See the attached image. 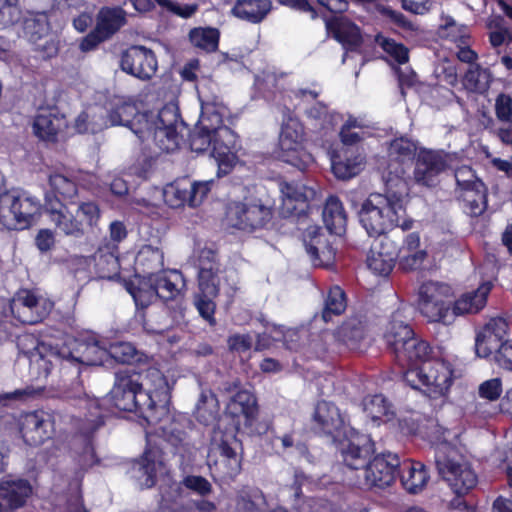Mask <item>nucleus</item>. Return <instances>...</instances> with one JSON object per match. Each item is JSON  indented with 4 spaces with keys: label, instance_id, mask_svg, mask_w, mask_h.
Wrapping results in <instances>:
<instances>
[{
    "label": "nucleus",
    "instance_id": "nucleus-50",
    "mask_svg": "<svg viewBox=\"0 0 512 512\" xmlns=\"http://www.w3.org/2000/svg\"><path fill=\"white\" fill-rule=\"evenodd\" d=\"M219 31L216 28H194L189 33L191 43L207 52H213L218 48Z\"/></svg>",
    "mask_w": 512,
    "mask_h": 512
},
{
    "label": "nucleus",
    "instance_id": "nucleus-63",
    "mask_svg": "<svg viewBox=\"0 0 512 512\" xmlns=\"http://www.w3.org/2000/svg\"><path fill=\"white\" fill-rule=\"evenodd\" d=\"M486 26L491 30L489 35L491 45L495 48L501 46L508 36L504 29L503 18L500 15H491L486 21Z\"/></svg>",
    "mask_w": 512,
    "mask_h": 512
},
{
    "label": "nucleus",
    "instance_id": "nucleus-18",
    "mask_svg": "<svg viewBox=\"0 0 512 512\" xmlns=\"http://www.w3.org/2000/svg\"><path fill=\"white\" fill-rule=\"evenodd\" d=\"M121 69L136 78L148 80L156 73L158 63L152 50L131 46L121 56Z\"/></svg>",
    "mask_w": 512,
    "mask_h": 512
},
{
    "label": "nucleus",
    "instance_id": "nucleus-4",
    "mask_svg": "<svg viewBox=\"0 0 512 512\" xmlns=\"http://www.w3.org/2000/svg\"><path fill=\"white\" fill-rule=\"evenodd\" d=\"M227 114L228 110L222 104H202L197 131L192 135L190 142L191 149L195 152L205 151L212 146L218 176L230 173L238 163V137L229 127L223 125V119Z\"/></svg>",
    "mask_w": 512,
    "mask_h": 512
},
{
    "label": "nucleus",
    "instance_id": "nucleus-38",
    "mask_svg": "<svg viewBox=\"0 0 512 512\" xmlns=\"http://www.w3.org/2000/svg\"><path fill=\"white\" fill-rule=\"evenodd\" d=\"M323 221L331 234L340 235L344 232L347 217L341 201L336 196H330L326 200Z\"/></svg>",
    "mask_w": 512,
    "mask_h": 512
},
{
    "label": "nucleus",
    "instance_id": "nucleus-44",
    "mask_svg": "<svg viewBox=\"0 0 512 512\" xmlns=\"http://www.w3.org/2000/svg\"><path fill=\"white\" fill-rule=\"evenodd\" d=\"M335 337L348 348L358 349L364 338V327L358 319H349L337 329Z\"/></svg>",
    "mask_w": 512,
    "mask_h": 512
},
{
    "label": "nucleus",
    "instance_id": "nucleus-45",
    "mask_svg": "<svg viewBox=\"0 0 512 512\" xmlns=\"http://www.w3.org/2000/svg\"><path fill=\"white\" fill-rule=\"evenodd\" d=\"M162 196L171 208H180L186 204L190 206L189 181L183 179L167 184L162 190Z\"/></svg>",
    "mask_w": 512,
    "mask_h": 512
},
{
    "label": "nucleus",
    "instance_id": "nucleus-14",
    "mask_svg": "<svg viewBox=\"0 0 512 512\" xmlns=\"http://www.w3.org/2000/svg\"><path fill=\"white\" fill-rule=\"evenodd\" d=\"M271 217V208L259 200L231 203L226 212L227 224L244 231H253L264 227Z\"/></svg>",
    "mask_w": 512,
    "mask_h": 512
},
{
    "label": "nucleus",
    "instance_id": "nucleus-5",
    "mask_svg": "<svg viewBox=\"0 0 512 512\" xmlns=\"http://www.w3.org/2000/svg\"><path fill=\"white\" fill-rule=\"evenodd\" d=\"M396 177L386 180V193H372L362 203L359 221L369 236H381L400 227L409 230L413 227L412 219H403L405 215L404 196L408 193V185L399 171Z\"/></svg>",
    "mask_w": 512,
    "mask_h": 512
},
{
    "label": "nucleus",
    "instance_id": "nucleus-41",
    "mask_svg": "<svg viewBox=\"0 0 512 512\" xmlns=\"http://www.w3.org/2000/svg\"><path fill=\"white\" fill-rule=\"evenodd\" d=\"M363 410L367 417L377 425L389 421L393 415L390 403L381 394L367 396L363 400Z\"/></svg>",
    "mask_w": 512,
    "mask_h": 512
},
{
    "label": "nucleus",
    "instance_id": "nucleus-25",
    "mask_svg": "<svg viewBox=\"0 0 512 512\" xmlns=\"http://www.w3.org/2000/svg\"><path fill=\"white\" fill-rule=\"evenodd\" d=\"M304 245L314 266L329 267L334 263L336 252L321 228L309 227L304 236Z\"/></svg>",
    "mask_w": 512,
    "mask_h": 512
},
{
    "label": "nucleus",
    "instance_id": "nucleus-33",
    "mask_svg": "<svg viewBox=\"0 0 512 512\" xmlns=\"http://www.w3.org/2000/svg\"><path fill=\"white\" fill-rule=\"evenodd\" d=\"M47 211L52 223L56 228L67 236L80 237L84 233V229H80V221H78L76 213L68 202L67 205L57 203L56 205L50 203Z\"/></svg>",
    "mask_w": 512,
    "mask_h": 512
},
{
    "label": "nucleus",
    "instance_id": "nucleus-30",
    "mask_svg": "<svg viewBox=\"0 0 512 512\" xmlns=\"http://www.w3.org/2000/svg\"><path fill=\"white\" fill-rule=\"evenodd\" d=\"M305 114L309 120L314 122L316 133L321 136V138L314 139L315 143L326 147V144L334 137V127L338 122L337 115L329 113L326 105L321 102H316L306 108Z\"/></svg>",
    "mask_w": 512,
    "mask_h": 512
},
{
    "label": "nucleus",
    "instance_id": "nucleus-52",
    "mask_svg": "<svg viewBox=\"0 0 512 512\" xmlns=\"http://www.w3.org/2000/svg\"><path fill=\"white\" fill-rule=\"evenodd\" d=\"M346 297L344 291L338 287H332L325 300L322 318L325 322L331 320L333 315H340L346 309Z\"/></svg>",
    "mask_w": 512,
    "mask_h": 512
},
{
    "label": "nucleus",
    "instance_id": "nucleus-26",
    "mask_svg": "<svg viewBox=\"0 0 512 512\" xmlns=\"http://www.w3.org/2000/svg\"><path fill=\"white\" fill-rule=\"evenodd\" d=\"M19 425L23 440L31 446L40 445L49 439L53 430L50 417L39 411L21 415Z\"/></svg>",
    "mask_w": 512,
    "mask_h": 512
},
{
    "label": "nucleus",
    "instance_id": "nucleus-20",
    "mask_svg": "<svg viewBox=\"0 0 512 512\" xmlns=\"http://www.w3.org/2000/svg\"><path fill=\"white\" fill-rule=\"evenodd\" d=\"M282 211L287 215L300 216L309 209L310 202L316 197V190L298 181L280 183Z\"/></svg>",
    "mask_w": 512,
    "mask_h": 512
},
{
    "label": "nucleus",
    "instance_id": "nucleus-32",
    "mask_svg": "<svg viewBox=\"0 0 512 512\" xmlns=\"http://www.w3.org/2000/svg\"><path fill=\"white\" fill-rule=\"evenodd\" d=\"M148 282L154 286L159 298L164 300L175 299L185 287L182 273L175 269L149 273Z\"/></svg>",
    "mask_w": 512,
    "mask_h": 512
},
{
    "label": "nucleus",
    "instance_id": "nucleus-9",
    "mask_svg": "<svg viewBox=\"0 0 512 512\" xmlns=\"http://www.w3.org/2000/svg\"><path fill=\"white\" fill-rule=\"evenodd\" d=\"M290 9L308 14L311 19L321 17L329 33L348 50H354L361 43L359 28L346 18L338 15L347 9L348 2H281Z\"/></svg>",
    "mask_w": 512,
    "mask_h": 512
},
{
    "label": "nucleus",
    "instance_id": "nucleus-17",
    "mask_svg": "<svg viewBox=\"0 0 512 512\" xmlns=\"http://www.w3.org/2000/svg\"><path fill=\"white\" fill-rule=\"evenodd\" d=\"M133 477L141 488L155 485L157 477L169 482L168 468L163 461L162 453L157 448H147L141 459L133 466Z\"/></svg>",
    "mask_w": 512,
    "mask_h": 512
},
{
    "label": "nucleus",
    "instance_id": "nucleus-31",
    "mask_svg": "<svg viewBox=\"0 0 512 512\" xmlns=\"http://www.w3.org/2000/svg\"><path fill=\"white\" fill-rule=\"evenodd\" d=\"M67 127V121L54 109H41L35 116L33 132L41 140L55 141L57 135Z\"/></svg>",
    "mask_w": 512,
    "mask_h": 512
},
{
    "label": "nucleus",
    "instance_id": "nucleus-22",
    "mask_svg": "<svg viewBox=\"0 0 512 512\" xmlns=\"http://www.w3.org/2000/svg\"><path fill=\"white\" fill-rule=\"evenodd\" d=\"M446 167L447 162L441 152L420 149L416 157L414 181L422 186L433 187Z\"/></svg>",
    "mask_w": 512,
    "mask_h": 512
},
{
    "label": "nucleus",
    "instance_id": "nucleus-60",
    "mask_svg": "<svg viewBox=\"0 0 512 512\" xmlns=\"http://www.w3.org/2000/svg\"><path fill=\"white\" fill-rule=\"evenodd\" d=\"M108 355L107 362L110 359H114L120 363H129L133 361L136 357V349L135 347L128 342H118L112 343L107 346Z\"/></svg>",
    "mask_w": 512,
    "mask_h": 512
},
{
    "label": "nucleus",
    "instance_id": "nucleus-35",
    "mask_svg": "<svg viewBox=\"0 0 512 512\" xmlns=\"http://www.w3.org/2000/svg\"><path fill=\"white\" fill-rule=\"evenodd\" d=\"M341 153L344 156L342 159L336 151L328 149L330 156L331 169L333 174L338 179H349L359 174L364 168V158L357 154L355 155L350 149H342Z\"/></svg>",
    "mask_w": 512,
    "mask_h": 512
},
{
    "label": "nucleus",
    "instance_id": "nucleus-29",
    "mask_svg": "<svg viewBox=\"0 0 512 512\" xmlns=\"http://www.w3.org/2000/svg\"><path fill=\"white\" fill-rule=\"evenodd\" d=\"M493 287L491 281L482 282L477 289L463 293L452 302V321L456 316L475 314L487 303L488 295Z\"/></svg>",
    "mask_w": 512,
    "mask_h": 512
},
{
    "label": "nucleus",
    "instance_id": "nucleus-42",
    "mask_svg": "<svg viewBox=\"0 0 512 512\" xmlns=\"http://www.w3.org/2000/svg\"><path fill=\"white\" fill-rule=\"evenodd\" d=\"M271 9V2H236L231 12L241 20L258 23Z\"/></svg>",
    "mask_w": 512,
    "mask_h": 512
},
{
    "label": "nucleus",
    "instance_id": "nucleus-23",
    "mask_svg": "<svg viewBox=\"0 0 512 512\" xmlns=\"http://www.w3.org/2000/svg\"><path fill=\"white\" fill-rule=\"evenodd\" d=\"M398 266L403 271L424 269L429 254L421 243L420 235L416 232L407 234L399 248L396 247Z\"/></svg>",
    "mask_w": 512,
    "mask_h": 512
},
{
    "label": "nucleus",
    "instance_id": "nucleus-64",
    "mask_svg": "<svg viewBox=\"0 0 512 512\" xmlns=\"http://www.w3.org/2000/svg\"><path fill=\"white\" fill-rule=\"evenodd\" d=\"M214 185V180L189 182L190 207L199 206L207 197Z\"/></svg>",
    "mask_w": 512,
    "mask_h": 512
},
{
    "label": "nucleus",
    "instance_id": "nucleus-49",
    "mask_svg": "<svg viewBox=\"0 0 512 512\" xmlns=\"http://www.w3.org/2000/svg\"><path fill=\"white\" fill-rule=\"evenodd\" d=\"M218 265L215 261H209L201 265L198 273L200 292L204 296H216L218 294L219 279L217 276Z\"/></svg>",
    "mask_w": 512,
    "mask_h": 512
},
{
    "label": "nucleus",
    "instance_id": "nucleus-11",
    "mask_svg": "<svg viewBox=\"0 0 512 512\" xmlns=\"http://www.w3.org/2000/svg\"><path fill=\"white\" fill-rule=\"evenodd\" d=\"M453 287L441 281L427 280L418 288L417 308L430 323L452 322Z\"/></svg>",
    "mask_w": 512,
    "mask_h": 512
},
{
    "label": "nucleus",
    "instance_id": "nucleus-53",
    "mask_svg": "<svg viewBox=\"0 0 512 512\" xmlns=\"http://www.w3.org/2000/svg\"><path fill=\"white\" fill-rule=\"evenodd\" d=\"M375 42L383 49L389 60L397 64H405L409 60V51L402 44L381 34L375 37Z\"/></svg>",
    "mask_w": 512,
    "mask_h": 512
},
{
    "label": "nucleus",
    "instance_id": "nucleus-37",
    "mask_svg": "<svg viewBox=\"0 0 512 512\" xmlns=\"http://www.w3.org/2000/svg\"><path fill=\"white\" fill-rule=\"evenodd\" d=\"M126 23V13L119 7H103L96 18V28L106 37L111 38Z\"/></svg>",
    "mask_w": 512,
    "mask_h": 512
},
{
    "label": "nucleus",
    "instance_id": "nucleus-8",
    "mask_svg": "<svg viewBox=\"0 0 512 512\" xmlns=\"http://www.w3.org/2000/svg\"><path fill=\"white\" fill-rule=\"evenodd\" d=\"M299 102L293 105H287L285 97L283 100V123L278 141V158L290 164L297 169L304 171L314 164V158L311 153L305 149L306 134L304 126L298 118L292 115L291 106L300 107L304 103L315 100L319 93L315 90L301 89L294 93Z\"/></svg>",
    "mask_w": 512,
    "mask_h": 512
},
{
    "label": "nucleus",
    "instance_id": "nucleus-51",
    "mask_svg": "<svg viewBox=\"0 0 512 512\" xmlns=\"http://www.w3.org/2000/svg\"><path fill=\"white\" fill-rule=\"evenodd\" d=\"M125 285L137 307L145 308L159 297L154 286L149 284L148 276L145 280L140 281L137 287L133 283H126Z\"/></svg>",
    "mask_w": 512,
    "mask_h": 512
},
{
    "label": "nucleus",
    "instance_id": "nucleus-27",
    "mask_svg": "<svg viewBox=\"0 0 512 512\" xmlns=\"http://www.w3.org/2000/svg\"><path fill=\"white\" fill-rule=\"evenodd\" d=\"M19 351L24 354L30 362L31 369L38 370V377H46L51 369V361L48 357L47 346L30 333H24L17 338Z\"/></svg>",
    "mask_w": 512,
    "mask_h": 512
},
{
    "label": "nucleus",
    "instance_id": "nucleus-16",
    "mask_svg": "<svg viewBox=\"0 0 512 512\" xmlns=\"http://www.w3.org/2000/svg\"><path fill=\"white\" fill-rule=\"evenodd\" d=\"M53 306V302L38 291L23 289L17 293L12 311L20 322L36 324L50 314Z\"/></svg>",
    "mask_w": 512,
    "mask_h": 512
},
{
    "label": "nucleus",
    "instance_id": "nucleus-7",
    "mask_svg": "<svg viewBox=\"0 0 512 512\" xmlns=\"http://www.w3.org/2000/svg\"><path fill=\"white\" fill-rule=\"evenodd\" d=\"M459 431L435 423L429 432L430 442L435 445V462L439 475L458 496L467 494L478 482L470 463L456 450L453 443Z\"/></svg>",
    "mask_w": 512,
    "mask_h": 512
},
{
    "label": "nucleus",
    "instance_id": "nucleus-57",
    "mask_svg": "<svg viewBox=\"0 0 512 512\" xmlns=\"http://www.w3.org/2000/svg\"><path fill=\"white\" fill-rule=\"evenodd\" d=\"M439 33L442 38L450 40L455 45H461V43H465L470 39V32L467 26L457 24L450 17L440 26Z\"/></svg>",
    "mask_w": 512,
    "mask_h": 512
},
{
    "label": "nucleus",
    "instance_id": "nucleus-28",
    "mask_svg": "<svg viewBox=\"0 0 512 512\" xmlns=\"http://www.w3.org/2000/svg\"><path fill=\"white\" fill-rule=\"evenodd\" d=\"M396 260V244L384 237L371 247L367 256V266L373 273L387 276L393 270Z\"/></svg>",
    "mask_w": 512,
    "mask_h": 512
},
{
    "label": "nucleus",
    "instance_id": "nucleus-56",
    "mask_svg": "<svg viewBox=\"0 0 512 512\" xmlns=\"http://www.w3.org/2000/svg\"><path fill=\"white\" fill-rule=\"evenodd\" d=\"M415 152V144L403 137L394 139L388 149L391 161L397 162L400 165H403L405 160H409Z\"/></svg>",
    "mask_w": 512,
    "mask_h": 512
},
{
    "label": "nucleus",
    "instance_id": "nucleus-55",
    "mask_svg": "<svg viewBox=\"0 0 512 512\" xmlns=\"http://www.w3.org/2000/svg\"><path fill=\"white\" fill-rule=\"evenodd\" d=\"M49 185L56 196L63 200L73 201L77 195V186L75 182L66 175L55 173L49 177Z\"/></svg>",
    "mask_w": 512,
    "mask_h": 512
},
{
    "label": "nucleus",
    "instance_id": "nucleus-59",
    "mask_svg": "<svg viewBox=\"0 0 512 512\" xmlns=\"http://www.w3.org/2000/svg\"><path fill=\"white\" fill-rule=\"evenodd\" d=\"M305 480L303 474L296 473L294 484L289 488V491L293 494L295 499V503L293 504L294 508L298 512H317L316 510V501L313 499H300L301 495V486Z\"/></svg>",
    "mask_w": 512,
    "mask_h": 512
},
{
    "label": "nucleus",
    "instance_id": "nucleus-21",
    "mask_svg": "<svg viewBox=\"0 0 512 512\" xmlns=\"http://www.w3.org/2000/svg\"><path fill=\"white\" fill-rule=\"evenodd\" d=\"M207 462L211 472L221 479H232L241 470L240 457L226 441L212 444Z\"/></svg>",
    "mask_w": 512,
    "mask_h": 512
},
{
    "label": "nucleus",
    "instance_id": "nucleus-36",
    "mask_svg": "<svg viewBox=\"0 0 512 512\" xmlns=\"http://www.w3.org/2000/svg\"><path fill=\"white\" fill-rule=\"evenodd\" d=\"M116 245H102L94 254L97 272L103 279L119 280L120 264Z\"/></svg>",
    "mask_w": 512,
    "mask_h": 512
},
{
    "label": "nucleus",
    "instance_id": "nucleus-40",
    "mask_svg": "<svg viewBox=\"0 0 512 512\" xmlns=\"http://www.w3.org/2000/svg\"><path fill=\"white\" fill-rule=\"evenodd\" d=\"M227 409L234 417L243 416L245 422L250 423L257 413L256 398L248 390H239L229 401Z\"/></svg>",
    "mask_w": 512,
    "mask_h": 512
},
{
    "label": "nucleus",
    "instance_id": "nucleus-6",
    "mask_svg": "<svg viewBox=\"0 0 512 512\" xmlns=\"http://www.w3.org/2000/svg\"><path fill=\"white\" fill-rule=\"evenodd\" d=\"M404 372L405 382L414 389H422L429 397H446L460 377L459 358L446 346L431 347L425 356L409 362Z\"/></svg>",
    "mask_w": 512,
    "mask_h": 512
},
{
    "label": "nucleus",
    "instance_id": "nucleus-47",
    "mask_svg": "<svg viewBox=\"0 0 512 512\" xmlns=\"http://www.w3.org/2000/svg\"><path fill=\"white\" fill-rule=\"evenodd\" d=\"M218 412L219 405L215 394L210 390H203L195 409L197 420L208 425L216 419Z\"/></svg>",
    "mask_w": 512,
    "mask_h": 512
},
{
    "label": "nucleus",
    "instance_id": "nucleus-39",
    "mask_svg": "<svg viewBox=\"0 0 512 512\" xmlns=\"http://www.w3.org/2000/svg\"><path fill=\"white\" fill-rule=\"evenodd\" d=\"M297 337L298 333L296 330H284L281 326L267 324L265 325V331L258 335L256 350L267 349L276 341H282L288 349H295L296 346L292 342Z\"/></svg>",
    "mask_w": 512,
    "mask_h": 512
},
{
    "label": "nucleus",
    "instance_id": "nucleus-2",
    "mask_svg": "<svg viewBox=\"0 0 512 512\" xmlns=\"http://www.w3.org/2000/svg\"><path fill=\"white\" fill-rule=\"evenodd\" d=\"M102 124L129 128L146 147L152 145L164 152L179 146L178 127L181 124L176 102H169L158 111L138 113L136 101L129 96H114L108 103Z\"/></svg>",
    "mask_w": 512,
    "mask_h": 512
},
{
    "label": "nucleus",
    "instance_id": "nucleus-3",
    "mask_svg": "<svg viewBox=\"0 0 512 512\" xmlns=\"http://www.w3.org/2000/svg\"><path fill=\"white\" fill-rule=\"evenodd\" d=\"M373 445L368 436L353 433L346 444H341V455L348 471L349 483L360 489H384L395 480V471L400 466L397 455L386 453L370 459Z\"/></svg>",
    "mask_w": 512,
    "mask_h": 512
},
{
    "label": "nucleus",
    "instance_id": "nucleus-61",
    "mask_svg": "<svg viewBox=\"0 0 512 512\" xmlns=\"http://www.w3.org/2000/svg\"><path fill=\"white\" fill-rule=\"evenodd\" d=\"M136 264L147 268H157L163 264V253L150 245L143 246L136 258Z\"/></svg>",
    "mask_w": 512,
    "mask_h": 512
},
{
    "label": "nucleus",
    "instance_id": "nucleus-19",
    "mask_svg": "<svg viewBox=\"0 0 512 512\" xmlns=\"http://www.w3.org/2000/svg\"><path fill=\"white\" fill-rule=\"evenodd\" d=\"M508 334V322L503 317L490 318L477 330L475 338V352L478 357L488 358L494 350L504 343Z\"/></svg>",
    "mask_w": 512,
    "mask_h": 512
},
{
    "label": "nucleus",
    "instance_id": "nucleus-13",
    "mask_svg": "<svg viewBox=\"0 0 512 512\" xmlns=\"http://www.w3.org/2000/svg\"><path fill=\"white\" fill-rule=\"evenodd\" d=\"M59 354L62 358L82 365H103L107 363L108 349L105 342L92 332H81L67 337Z\"/></svg>",
    "mask_w": 512,
    "mask_h": 512
},
{
    "label": "nucleus",
    "instance_id": "nucleus-24",
    "mask_svg": "<svg viewBox=\"0 0 512 512\" xmlns=\"http://www.w3.org/2000/svg\"><path fill=\"white\" fill-rule=\"evenodd\" d=\"M32 493L33 488L26 479L7 477L0 480V512L23 507Z\"/></svg>",
    "mask_w": 512,
    "mask_h": 512
},
{
    "label": "nucleus",
    "instance_id": "nucleus-48",
    "mask_svg": "<svg viewBox=\"0 0 512 512\" xmlns=\"http://www.w3.org/2000/svg\"><path fill=\"white\" fill-rule=\"evenodd\" d=\"M492 81V75L486 68L479 65H471L464 75L463 85L472 92H485Z\"/></svg>",
    "mask_w": 512,
    "mask_h": 512
},
{
    "label": "nucleus",
    "instance_id": "nucleus-12",
    "mask_svg": "<svg viewBox=\"0 0 512 512\" xmlns=\"http://www.w3.org/2000/svg\"><path fill=\"white\" fill-rule=\"evenodd\" d=\"M40 209L36 198L10 190L0 196V224L8 230L27 229L36 221Z\"/></svg>",
    "mask_w": 512,
    "mask_h": 512
},
{
    "label": "nucleus",
    "instance_id": "nucleus-10",
    "mask_svg": "<svg viewBox=\"0 0 512 512\" xmlns=\"http://www.w3.org/2000/svg\"><path fill=\"white\" fill-rule=\"evenodd\" d=\"M382 336L396 361L403 367L414 362L415 358L425 356L428 351V343L415 337L403 308L391 314L383 327Z\"/></svg>",
    "mask_w": 512,
    "mask_h": 512
},
{
    "label": "nucleus",
    "instance_id": "nucleus-43",
    "mask_svg": "<svg viewBox=\"0 0 512 512\" xmlns=\"http://www.w3.org/2000/svg\"><path fill=\"white\" fill-rule=\"evenodd\" d=\"M459 199L463 211L472 216H480L487 207L486 188L485 186L476 189H468L459 193Z\"/></svg>",
    "mask_w": 512,
    "mask_h": 512
},
{
    "label": "nucleus",
    "instance_id": "nucleus-15",
    "mask_svg": "<svg viewBox=\"0 0 512 512\" xmlns=\"http://www.w3.org/2000/svg\"><path fill=\"white\" fill-rule=\"evenodd\" d=\"M313 420L319 430L332 436L335 441L339 442L340 451L341 444L343 442L347 444L349 439L352 438L353 433H358L346 424L345 418L340 413L338 407L331 402H318L313 414Z\"/></svg>",
    "mask_w": 512,
    "mask_h": 512
},
{
    "label": "nucleus",
    "instance_id": "nucleus-34",
    "mask_svg": "<svg viewBox=\"0 0 512 512\" xmlns=\"http://www.w3.org/2000/svg\"><path fill=\"white\" fill-rule=\"evenodd\" d=\"M400 467V480L409 494H419L427 486L430 475L426 466L411 459L403 461Z\"/></svg>",
    "mask_w": 512,
    "mask_h": 512
},
{
    "label": "nucleus",
    "instance_id": "nucleus-58",
    "mask_svg": "<svg viewBox=\"0 0 512 512\" xmlns=\"http://www.w3.org/2000/svg\"><path fill=\"white\" fill-rule=\"evenodd\" d=\"M455 179L457 183V192L462 193L468 189L481 188L484 183L478 179L474 171L469 166H461L455 171Z\"/></svg>",
    "mask_w": 512,
    "mask_h": 512
},
{
    "label": "nucleus",
    "instance_id": "nucleus-54",
    "mask_svg": "<svg viewBox=\"0 0 512 512\" xmlns=\"http://www.w3.org/2000/svg\"><path fill=\"white\" fill-rule=\"evenodd\" d=\"M80 221V229H84V225L92 227L95 226L100 219V209L95 202H70Z\"/></svg>",
    "mask_w": 512,
    "mask_h": 512
},
{
    "label": "nucleus",
    "instance_id": "nucleus-46",
    "mask_svg": "<svg viewBox=\"0 0 512 512\" xmlns=\"http://www.w3.org/2000/svg\"><path fill=\"white\" fill-rule=\"evenodd\" d=\"M266 505V498L258 488H246L236 497L235 512H259Z\"/></svg>",
    "mask_w": 512,
    "mask_h": 512
},
{
    "label": "nucleus",
    "instance_id": "nucleus-1",
    "mask_svg": "<svg viewBox=\"0 0 512 512\" xmlns=\"http://www.w3.org/2000/svg\"><path fill=\"white\" fill-rule=\"evenodd\" d=\"M169 398L168 381L159 369L120 371L115 374L114 385L104 400H85L89 415L83 420L81 433L88 436L103 425L102 401L119 411L135 412L148 423H156L160 416L167 414Z\"/></svg>",
    "mask_w": 512,
    "mask_h": 512
},
{
    "label": "nucleus",
    "instance_id": "nucleus-62",
    "mask_svg": "<svg viewBox=\"0 0 512 512\" xmlns=\"http://www.w3.org/2000/svg\"><path fill=\"white\" fill-rule=\"evenodd\" d=\"M24 30L31 41L42 38L49 30L46 15L39 14L36 18L25 19Z\"/></svg>",
    "mask_w": 512,
    "mask_h": 512
}]
</instances>
